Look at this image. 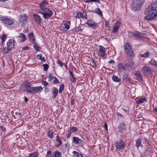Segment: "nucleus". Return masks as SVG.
I'll return each mask as SVG.
<instances>
[{
  "instance_id": "obj_56",
  "label": "nucleus",
  "mask_w": 157,
  "mask_h": 157,
  "mask_svg": "<svg viewBox=\"0 0 157 157\" xmlns=\"http://www.w3.org/2000/svg\"><path fill=\"white\" fill-rule=\"evenodd\" d=\"M87 18V14L86 13H85V14L84 15H83V17L82 18L83 19H86Z\"/></svg>"
},
{
  "instance_id": "obj_26",
  "label": "nucleus",
  "mask_w": 157,
  "mask_h": 157,
  "mask_svg": "<svg viewBox=\"0 0 157 157\" xmlns=\"http://www.w3.org/2000/svg\"><path fill=\"white\" fill-rule=\"evenodd\" d=\"M38 154L37 152L35 151L29 154V157H37Z\"/></svg>"
},
{
  "instance_id": "obj_64",
  "label": "nucleus",
  "mask_w": 157,
  "mask_h": 157,
  "mask_svg": "<svg viewBox=\"0 0 157 157\" xmlns=\"http://www.w3.org/2000/svg\"><path fill=\"white\" fill-rule=\"evenodd\" d=\"M71 132H70V133H68V134L67 136V137L68 138H69V137L71 136Z\"/></svg>"
},
{
  "instance_id": "obj_53",
  "label": "nucleus",
  "mask_w": 157,
  "mask_h": 157,
  "mask_svg": "<svg viewBox=\"0 0 157 157\" xmlns=\"http://www.w3.org/2000/svg\"><path fill=\"white\" fill-rule=\"evenodd\" d=\"M29 38L33 37H34L33 33H29Z\"/></svg>"
},
{
  "instance_id": "obj_29",
  "label": "nucleus",
  "mask_w": 157,
  "mask_h": 157,
  "mask_svg": "<svg viewBox=\"0 0 157 157\" xmlns=\"http://www.w3.org/2000/svg\"><path fill=\"white\" fill-rule=\"evenodd\" d=\"M150 64L157 67V61H156L155 59H152L150 62Z\"/></svg>"
},
{
  "instance_id": "obj_28",
  "label": "nucleus",
  "mask_w": 157,
  "mask_h": 157,
  "mask_svg": "<svg viewBox=\"0 0 157 157\" xmlns=\"http://www.w3.org/2000/svg\"><path fill=\"white\" fill-rule=\"evenodd\" d=\"M73 153L75 157H84L81 154L76 151H74Z\"/></svg>"
},
{
  "instance_id": "obj_27",
  "label": "nucleus",
  "mask_w": 157,
  "mask_h": 157,
  "mask_svg": "<svg viewBox=\"0 0 157 157\" xmlns=\"http://www.w3.org/2000/svg\"><path fill=\"white\" fill-rule=\"evenodd\" d=\"M33 87H32L30 86L26 88V91L28 93L33 94Z\"/></svg>"
},
{
  "instance_id": "obj_5",
  "label": "nucleus",
  "mask_w": 157,
  "mask_h": 157,
  "mask_svg": "<svg viewBox=\"0 0 157 157\" xmlns=\"http://www.w3.org/2000/svg\"><path fill=\"white\" fill-rule=\"evenodd\" d=\"M7 47H6L3 50V52L5 53H7L10 51L14 46L13 41L12 39L9 40L7 43Z\"/></svg>"
},
{
  "instance_id": "obj_19",
  "label": "nucleus",
  "mask_w": 157,
  "mask_h": 157,
  "mask_svg": "<svg viewBox=\"0 0 157 157\" xmlns=\"http://www.w3.org/2000/svg\"><path fill=\"white\" fill-rule=\"evenodd\" d=\"M113 80L117 82H120L121 81V79L118 77L117 76L115 75H113L112 77Z\"/></svg>"
},
{
  "instance_id": "obj_48",
  "label": "nucleus",
  "mask_w": 157,
  "mask_h": 157,
  "mask_svg": "<svg viewBox=\"0 0 157 157\" xmlns=\"http://www.w3.org/2000/svg\"><path fill=\"white\" fill-rule=\"evenodd\" d=\"M30 41L33 43V44L34 43H35V38L33 37H32L29 38Z\"/></svg>"
},
{
  "instance_id": "obj_13",
  "label": "nucleus",
  "mask_w": 157,
  "mask_h": 157,
  "mask_svg": "<svg viewBox=\"0 0 157 157\" xmlns=\"http://www.w3.org/2000/svg\"><path fill=\"white\" fill-rule=\"evenodd\" d=\"M119 130L121 132H123L126 130L125 124L124 122L120 124L118 127Z\"/></svg>"
},
{
  "instance_id": "obj_21",
  "label": "nucleus",
  "mask_w": 157,
  "mask_h": 157,
  "mask_svg": "<svg viewBox=\"0 0 157 157\" xmlns=\"http://www.w3.org/2000/svg\"><path fill=\"white\" fill-rule=\"evenodd\" d=\"M71 25V22L70 21H66L63 24L64 26L67 29H68L70 28Z\"/></svg>"
},
{
  "instance_id": "obj_23",
  "label": "nucleus",
  "mask_w": 157,
  "mask_h": 157,
  "mask_svg": "<svg viewBox=\"0 0 157 157\" xmlns=\"http://www.w3.org/2000/svg\"><path fill=\"white\" fill-rule=\"evenodd\" d=\"M56 141L58 143L57 144L56 147H59L62 144V141L61 140L58 135L56 136Z\"/></svg>"
},
{
  "instance_id": "obj_1",
  "label": "nucleus",
  "mask_w": 157,
  "mask_h": 157,
  "mask_svg": "<svg viewBox=\"0 0 157 157\" xmlns=\"http://www.w3.org/2000/svg\"><path fill=\"white\" fill-rule=\"evenodd\" d=\"M145 20L150 21L157 17V2L152 3L144 11Z\"/></svg>"
},
{
  "instance_id": "obj_32",
  "label": "nucleus",
  "mask_w": 157,
  "mask_h": 157,
  "mask_svg": "<svg viewBox=\"0 0 157 157\" xmlns=\"http://www.w3.org/2000/svg\"><path fill=\"white\" fill-rule=\"evenodd\" d=\"M135 75L136 76H137V78L140 80H143V78L140 72L139 71L136 72L135 74Z\"/></svg>"
},
{
  "instance_id": "obj_62",
  "label": "nucleus",
  "mask_w": 157,
  "mask_h": 157,
  "mask_svg": "<svg viewBox=\"0 0 157 157\" xmlns=\"http://www.w3.org/2000/svg\"><path fill=\"white\" fill-rule=\"evenodd\" d=\"M107 123H106L105 124L104 128H105V129L106 130H107Z\"/></svg>"
},
{
  "instance_id": "obj_49",
  "label": "nucleus",
  "mask_w": 157,
  "mask_h": 157,
  "mask_svg": "<svg viewBox=\"0 0 157 157\" xmlns=\"http://www.w3.org/2000/svg\"><path fill=\"white\" fill-rule=\"evenodd\" d=\"M68 29H66L64 26L61 27L60 29V30L63 31H66Z\"/></svg>"
},
{
  "instance_id": "obj_40",
  "label": "nucleus",
  "mask_w": 157,
  "mask_h": 157,
  "mask_svg": "<svg viewBox=\"0 0 157 157\" xmlns=\"http://www.w3.org/2000/svg\"><path fill=\"white\" fill-rule=\"evenodd\" d=\"M147 35L145 34L140 33V38L143 39L144 38H147Z\"/></svg>"
},
{
  "instance_id": "obj_45",
  "label": "nucleus",
  "mask_w": 157,
  "mask_h": 157,
  "mask_svg": "<svg viewBox=\"0 0 157 157\" xmlns=\"http://www.w3.org/2000/svg\"><path fill=\"white\" fill-rule=\"evenodd\" d=\"M55 77L52 76V74H50L49 76L48 77L49 80H53Z\"/></svg>"
},
{
  "instance_id": "obj_31",
  "label": "nucleus",
  "mask_w": 157,
  "mask_h": 157,
  "mask_svg": "<svg viewBox=\"0 0 157 157\" xmlns=\"http://www.w3.org/2000/svg\"><path fill=\"white\" fill-rule=\"evenodd\" d=\"M141 142V139H138L136 140V145L138 148L140 145Z\"/></svg>"
},
{
  "instance_id": "obj_50",
  "label": "nucleus",
  "mask_w": 157,
  "mask_h": 157,
  "mask_svg": "<svg viewBox=\"0 0 157 157\" xmlns=\"http://www.w3.org/2000/svg\"><path fill=\"white\" fill-rule=\"evenodd\" d=\"M37 59L39 60H41L42 58V55L41 54H40L37 56Z\"/></svg>"
},
{
  "instance_id": "obj_2",
  "label": "nucleus",
  "mask_w": 157,
  "mask_h": 157,
  "mask_svg": "<svg viewBox=\"0 0 157 157\" xmlns=\"http://www.w3.org/2000/svg\"><path fill=\"white\" fill-rule=\"evenodd\" d=\"M38 13L43 15L44 19H48L50 18L53 14L52 11L48 8L44 9H39Z\"/></svg>"
},
{
  "instance_id": "obj_38",
  "label": "nucleus",
  "mask_w": 157,
  "mask_h": 157,
  "mask_svg": "<svg viewBox=\"0 0 157 157\" xmlns=\"http://www.w3.org/2000/svg\"><path fill=\"white\" fill-rule=\"evenodd\" d=\"M83 13H77L76 17L78 18H82L83 17Z\"/></svg>"
},
{
  "instance_id": "obj_39",
  "label": "nucleus",
  "mask_w": 157,
  "mask_h": 157,
  "mask_svg": "<svg viewBox=\"0 0 157 157\" xmlns=\"http://www.w3.org/2000/svg\"><path fill=\"white\" fill-rule=\"evenodd\" d=\"M44 67V70L45 71H46L48 70L49 68V66L47 64H44L43 65Z\"/></svg>"
},
{
  "instance_id": "obj_22",
  "label": "nucleus",
  "mask_w": 157,
  "mask_h": 157,
  "mask_svg": "<svg viewBox=\"0 0 157 157\" xmlns=\"http://www.w3.org/2000/svg\"><path fill=\"white\" fill-rule=\"evenodd\" d=\"M150 53L149 52H147L146 53L144 54H140V56L143 58H148L151 55Z\"/></svg>"
},
{
  "instance_id": "obj_8",
  "label": "nucleus",
  "mask_w": 157,
  "mask_h": 157,
  "mask_svg": "<svg viewBox=\"0 0 157 157\" xmlns=\"http://www.w3.org/2000/svg\"><path fill=\"white\" fill-rule=\"evenodd\" d=\"M105 49L102 46H99V49L97 52L98 55L103 57L105 54Z\"/></svg>"
},
{
  "instance_id": "obj_25",
  "label": "nucleus",
  "mask_w": 157,
  "mask_h": 157,
  "mask_svg": "<svg viewBox=\"0 0 157 157\" xmlns=\"http://www.w3.org/2000/svg\"><path fill=\"white\" fill-rule=\"evenodd\" d=\"M53 157H61V153L58 151H56L53 153Z\"/></svg>"
},
{
  "instance_id": "obj_47",
  "label": "nucleus",
  "mask_w": 157,
  "mask_h": 157,
  "mask_svg": "<svg viewBox=\"0 0 157 157\" xmlns=\"http://www.w3.org/2000/svg\"><path fill=\"white\" fill-rule=\"evenodd\" d=\"M128 77V75L126 74L125 73L122 76V79L123 80H125L127 77Z\"/></svg>"
},
{
  "instance_id": "obj_51",
  "label": "nucleus",
  "mask_w": 157,
  "mask_h": 157,
  "mask_svg": "<svg viewBox=\"0 0 157 157\" xmlns=\"http://www.w3.org/2000/svg\"><path fill=\"white\" fill-rule=\"evenodd\" d=\"M42 83L45 86H46L48 85V83L45 81H43L42 82Z\"/></svg>"
},
{
  "instance_id": "obj_36",
  "label": "nucleus",
  "mask_w": 157,
  "mask_h": 157,
  "mask_svg": "<svg viewBox=\"0 0 157 157\" xmlns=\"http://www.w3.org/2000/svg\"><path fill=\"white\" fill-rule=\"evenodd\" d=\"M24 84L26 88L31 86L30 82L27 81H25L24 82Z\"/></svg>"
},
{
  "instance_id": "obj_17",
  "label": "nucleus",
  "mask_w": 157,
  "mask_h": 157,
  "mask_svg": "<svg viewBox=\"0 0 157 157\" xmlns=\"http://www.w3.org/2000/svg\"><path fill=\"white\" fill-rule=\"evenodd\" d=\"M125 70V68L124 66L121 63H119L118 64V73L121 72Z\"/></svg>"
},
{
  "instance_id": "obj_55",
  "label": "nucleus",
  "mask_w": 157,
  "mask_h": 157,
  "mask_svg": "<svg viewBox=\"0 0 157 157\" xmlns=\"http://www.w3.org/2000/svg\"><path fill=\"white\" fill-rule=\"evenodd\" d=\"M129 62L131 63V64L130 65V67H132L133 66V62L132 61V59H131L129 61Z\"/></svg>"
},
{
  "instance_id": "obj_30",
  "label": "nucleus",
  "mask_w": 157,
  "mask_h": 157,
  "mask_svg": "<svg viewBox=\"0 0 157 157\" xmlns=\"http://www.w3.org/2000/svg\"><path fill=\"white\" fill-rule=\"evenodd\" d=\"M146 101V99L145 98H141L139 100H138L137 101V103L138 104L143 103L144 101Z\"/></svg>"
},
{
  "instance_id": "obj_3",
  "label": "nucleus",
  "mask_w": 157,
  "mask_h": 157,
  "mask_svg": "<svg viewBox=\"0 0 157 157\" xmlns=\"http://www.w3.org/2000/svg\"><path fill=\"white\" fill-rule=\"evenodd\" d=\"M144 2V0H134L131 5L132 10L134 11L140 10Z\"/></svg>"
},
{
  "instance_id": "obj_15",
  "label": "nucleus",
  "mask_w": 157,
  "mask_h": 157,
  "mask_svg": "<svg viewBox=\"0 0 157 157\" xmlns=\"http://www.w3.org/2000/svg\"><path fill=\"white\" fill-rule=\"evenodd\" d=\"M48 2L46 0H44L43 2H42L40 4L39 6L40 9H44L45 8H46L45 7V6L46 5H48Z\"/></svg>"
},
{
  "instance_id": "obj_57",
  "label": "nucleus",
  "mask_w": 157,
  "mask_h": 157,
  "mask_svg": "<svg viewBox=\"0 0 157 157\" xmlns=\"http://www.w3.org/2000/svg\"><path fill=\"white\" fill-rule=\"evenodd\" d=\"M28 49H29V47L27 46L24 47L22 48V49L23 50H28Z\"/></svg>"
},
{
  "instance_id": "obj_18",
  "label": "nucleus",
  "mask_w": 157,
  "mask_h": 157,
  "mask_svg": "<svg viewBox=\"0 0 157 157\" xmlns=\"http://www.w3.org/2000/svg\"><path fill=\"white\" fill-rule=\"evenodd\" d=\"M120 23L117 21L116 22V25L113 28V33H115L117 32L119 29Z\"/></svg>"
},
{
  "instance_id": "obj_35",
  "label": "nucleus",
  "mask_w": 157,
  "mask_h": 157,
  "mask_svg": "<svg viewBox=\"0 0 157 157\" xmlns=\"http://www.w3.org/2000/svg\"><path fill=\"white\" fill-rule=\"evenodd\" d=\"M140 33L138 32H136L133 33V36L136 38H140Z\"/></svg>"
},
{
  "instance_id": "obj_41",
  "label": "nucleus",
  "mask_w": 157,
  "mask_h": 157,
  "mask_svg": "<svg viewBox=\"0 0 157 157\" xmlns=\"http://www.w3.org/2000/svg\"><path fill=\"white\" fill-rule=\"evenodd\" d=\"M70 129L72 131V132H75L78 131V128L75 127H71L70 128Z\"/></svg>"
},
{
  "instance_id": "obj_14",
  "label": "nucleus",
  "mask_w": 157,
  "mask_h": 157,
  "mask_svg": "<svg viewBox=\"0 0 157 157\" xmlns=\"http://www.w3.org/2000/svg\"><path fill=\"white\" fill-rule=\"evenodd\" d=\"M33 94L38 92H41L43 89V88L41 86H36L33 87Z\"/></svg>"
},
{
  "instance_id": "obj_4",
  "label": "nucleus",
  "mask_w": 157,
  "mask_h": 157,
  "mask_svg": "<svg viewBox=\"0 0 157 157\" xmlns=\"http://www.w3.org/2000/svg\"><path fill=\"white\" fill-rule=\"evenodd\" d=\"M124 48L126 53L128 56L133 57L134 56L133 51L131 45L127 42H125L124 45Z\"/></svg>"
},
{
  "instance_id": "obj_34",
  "label": "nucleus",
  "mask_w": 157,
  "mask_h": 157,
  "mask_svg": "<svg viewBox=\"0 0 157 157\" xmlns=\"http://www.w3.org/2000/svg\"><path fill=\"white\" fill-rule=\"evenodd\" d=\"M33 45L34 48L37 51H39L40 49V47L36 43H34Z\"/></svg>"
},
{
  "instance_id": "obj_20",
  "label": "nucleus",
  "mask_w": 157,
  "mask_h": 157,
  "mask_svg": "<svg viewBox=\"0 0 157 157\" xmlns=\"http://www.w3.org/2000/svg\"><path fill=\"white\" fill-rule=\"evenodd\" d=\"M69 73L70 74V78L71 81L73 83L75 82L76 78L74 76L72 72L71 71H69Z\"/></svg>"
},
{
  "instance_id": "obj_10",
  "label": "nucleus",
  "mask_w": 157,
  "mask_h": 157,
  "mask_svg": "<svg viewBox=\"0 0 157 157\" xmlns=\"http://www.w3.org/2000/svg\"><path fill=\"white\" fill-rule=\"evenodd\" d=\"M152 70L147 66H144L142 68V72L144 75L152 73Z\"/></svg>"
},
{
  "instance_id": "obj_33",
  "label": "nucleus",
  "mask_w": 157,
  "mask_h": 157,
  "mask_svg": "<svg viewBox=\"0 0 157 157\" xmlns=\"http://www.w3.org/2000/svg\"><path fill=\"white\" fill-rule=\"evenodd\" d=\"M54 132L52 130L49 131L48 136L50 138H52L53 137Z\"/></svg>"
},
{
  "instance_id": "obj_7",
  "label": "nucleus",
  "mask_w": 157,
  "mask_h": 157,
  "mask_svg": "<svg viewBox=\"0 0 157 157\" xmlns=\"http://www.w3.org/2000/svg\"><path fill=\"white\" fill-rule=\"evenodd\" d=\"M0 20L3 23L8 25H12L13 24L14 21L10 18L6 17H0Z\"/></svg>"
},
{
  "instance_id": "obj_9",
  "label": "nucleus",
  "mask_w": 157,
  "mask_h": 157,
  "mask_svg": "<svg viewBox=\"0 0 157 157\" xmlns=\"http://www.w3.org/2000/svg\"><path fill=\"white\" fill-rule=\"evenodd\" d=\"M86 24L94 29H95V28L97 26V23L91 19L88 20L86 22Z\"/></svg>"
},
{
  "instance_id": "obj_42",
  "label": "nucleus",
  "mask_w": 157,
  "mask_h": 157,
  "mask_svg": "<svg viewBox=\"0 0 157 157\" xmlns=\"http://www.w3.org/2000/svg\"><path fill=\"white\" fill-rule=\"evenodd\" d=\"M96 13L100 15H102V13H101V10L99 8H97L96 9Z\"/></svg>"
},
{
  "instance_id": "obj_54",
  "label": "nucleus",
  "mask_w": 157,
  "mask_h": 157,
  "mask_svg": "<svg viewBox=\"0 0 157 157\" xmlns=\"http://www.w3.org/2000/svg\"><path fill=\"white\" fill-rule=\"evenodd\" d=\"M0 128L1 129V130L3 132H5L6 131V128H5V127L4 126H0Z\"/></svg>"
},
{
  "instance_id": "obj_61",
  "label": "nucleus",
  "mask_w": 157,
  "mask_h": 157,
  "mask_svg": "<svg viewBox=\"0 0 157 157\" xmlns=\"http://www.w3.org/2000/svg\"><path fill=\"white\" fill-rule=\"evenodd\" d=\"M41 61L43 62H44L45 61H46V59H44V57H42V58L41 59Z\"/></svg>"
},
{
  "instance_id": "obj_59",
  "label": "nucleus",
  "mask_w": 157,
  "mask_h": 157,
  "mask_svg": "<svg viewBox=\"0 0 157 157\" xmlns=\"http://www.w3.org/2000/svg\"><path fill=\"white\" fill-rule=\"evenodd\" d=\"M109 63H113V64H115V62L113 60L109 61Z\"/></svg>"
},
{
  "instance_id": "obj_6",
  "label": "nucleus",
  "mask_w": 157,
  "mask_h": 157,
  "mask_svg": "<svg viewBox=\"0 0 157 157\" xmlns=\"http://www.w3.org/2000/svg\"><path fill=\"white\" fill-rule=\"evenodd\" d=\"M115 146L117 149H123L125 147V144L123 140H120L116 141Z\"/></svg>"
},
{
  "instance_id": "obj_24",
  "label": "nucleus",
  "mask_w": 157,
  "mask_h": 157,
  "mask_svg": "<svg viewBox=\"0 0 157 157\" xmlns=\"http://www.w3.org/2000/svg\"><path fill=\"white\" fill-rule=\"evenodd\" d=\"M52 92L53 94H54L53 97L55 98L58 94V90L56 87H54L53 88Z\"/></svg>"
},
{
  "instance_id": "obj_58",
  "label": "nucleus",
  "mask_w": 157,
  "mask_h": 157,
  "mask_svg": "<svg viewBox=\"0 0 157 157\" xmlns=\"http://www.w3.org/2000/svg\"><path fill=\"white\" fill-rule=\"evenodd\" d=\"M92 63H93V64H94V66H95V64H96V62L93 58H92Z\"/></svg>"
},
{
  "instance_id": "obj_60",
  "label": "nucleus",
  "mask_w": 157,
  "mask_h": 157,
  "mask_svg": "<svg viewBox=\"0 0 157 157\" xmlns=\"http://www.w3.org/2000/svg\"><path fill=\"white\" fill-rule=\"evenodd\" d=\"M117 114L118 116H120L121 117H123V116L120 113H117Z\"/></svg>"
},
{
  "instance_id": "obj_52",
  "label": "nucleus",
  "mask_w": 157,
  "mask_h": 157,
  "mask_svg": "<svg viewBox=\"0 0 157 157\" xmlns=\"http://www.w3.org/2000/svg\"><path fill=\"white\" fill-rule=\"evenodd\" d=\"M57 63L59 64L61 67H62L63 66V64L59 60H57Z\"/></svg>"
},
{
  "instance_id": "obj_63",
  "label": "nucleus",
  "mask_w": 157,
  "mask_h": 157,
  "mask_svg": "<svg viewBox=\"0 0 157 157\" xmlns=\"http://www.w3.org/2000/svg\"><path fill=\"white\" fill-rule=\"evenodd\" d=\"M51 153H52V152H51V151H50V150L49 151L47 152V155H51Z\"/></svg>"
},
{
  "instance_id": "obj_16",
  "label": "nucleus",
  "mask_w": 157,
  "mask_h": 157,
  "mask_svg": "<svg viewBox=\"0 0 157 157\" xmlns=\"http://www.w3.org/2000/svg\"><path fill=\"white\" fill-rule=\"evenodd\" d=\"M73 141L75 144H79L82 143V141L78 137H73Z\"/></svg>"
},
{
  "instance_id": "obj_12",
  "label": "nucleus",
  "mask_w": 157,
  "mask_h": 157,
  "mask_svg": "<svg viewBox=\"0 0 157 157\" xmlns=\"http://www.w3.org/2000/svg\"><path fill=\"white\" fill-rule=\"evenodd\" d=\"M34 20L36 23L40 25L41 23V19L40 17L38 14H33Z\"/></svg>"
},
{
  "instance_id": "obj_37",
  "label": "nucleus",
  "mask_w": 157,
  "mask_h": 157,
  "mask_svg": "<svg viewBox=\"0 0 157 157\" xmlns=\"http://www.w3.org/2000/svg\"><path fill=\"white\" fill-rule=\"evenodd\" d=\"M64 87V85L63 84L61 85L60 86L59 89V93H61L62 91L63 90Z\"/></svg>"
},
{
  "instance_id": "obj_46",
  "label": "nucleus",
  "mask_w": 157,
  "mask_h": 157,
  "mask_svg": "<svg viewBox=\"0 0 157 157\" xmlns=\"http://www.w3.org/2000/svg\"><path fill=\"white\" fill-rule=\"evenodd\" d=\"M53 83H59V81L57 79L56 77H55L54 78Z\"/></svg>"
},
{
  "instance_id": "obj_11",
  "label": "nucleus",
  "mask_w": 157,
  "mask_h": 157,
  "mask_svg": "<svg viewBox=\"0 0 157 157\" xmlns=\"http://www.w3.org/2000/svg\"><path fill=\"white\" fill-rule=\"evenodd\" d=\"M17 40L19 42H23L26 40V36L24 34L20 33L19 36L17 37Z\"/></svg>"
},
{
  "instance_id": "obj_43",
  "label": "nucleus",
  "mask_w": 157,
  "mask_h": 157,
  "mask_svg": "<svg viewBox=\"0 0 157 157\" xmlns=\"http://www.w3.org/2000/svg\"><path fill=\"white\" fill-rule=\"evenodd\" d=\"M6 35L5 34H4L2 37V44H3V43L4 42L5 40V39L6 38Z\"/></svg>"
},
{
  "instance_id": "obj_44",
  "label": "nucleus",
  "mask_w": 157,
  "mask_h": 157,
  "mask_svg": "<svg viewBox=\"0 0 157 157\" xmlns=\"http://www.w3.org/2000/svg\"><path fill=\"white\" fill-rule=\"evenodd\" d=\"M75 30L76 31L78 32L79 31L82 32L83 31V29H82L81 28L79 27H77L75 28Z\"/></svg>"
}]
</instances>
